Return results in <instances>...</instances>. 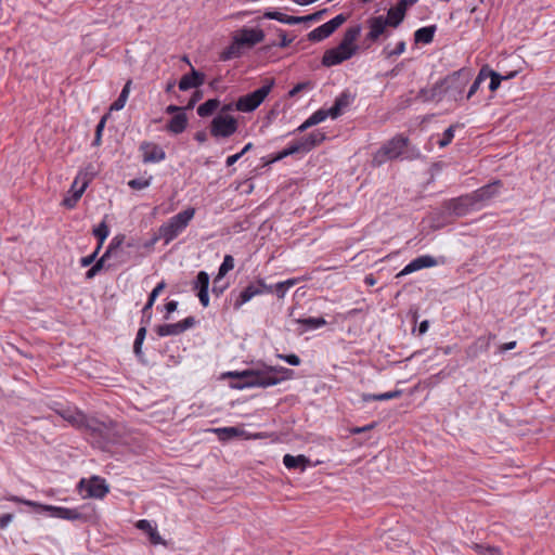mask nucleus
Listing matches in <instances>:
<instances>
[{
    "label": "nucleus",
    "instance_id": "1",
    "mask_svg": "<svg viewBox=\"0 0 555 555\" xmlns=\"http://www.w3.org/2000/svg\"><path fill=\"white\" fill-rule=\"evenodd\" d=\"M361 25H354L347 28L338 46L327 49L324 52L321 64L325 67H332L339 65L356 55L359 50L356 41L361 34Z\"/></svg>",
    "mask_w": 555,
    "mask_h": 555
},
{
    "label": "nucleus",
    "instance_id": "2",
    "mask_svg": "<svg viewBox=\"0 0 555 555\" xmlns=\"http://www.w3.org/2000/svg\"><path fill=\"white\" fill-rule=\"evenodd\" d=\"M122 428L117 423L102 422L96 418L90 420L86 430L91 443L102 450H106L111 444L119 443Z\"/></svg>",
    "mask_w": 555,
    "mask_h": 555
},
{
    "label": "nucleus",
    "instance_id": "3",
    "mask_svg": "<svg viewBox=\"0 0 555 555\" xmlns=\"http://www.w3.org/2000/svg\"><path fill=\"white\" fill-rule=\"evenodd\" d=\"M228 376L236 379L231 385L235 389L254 387L267 388L279 384V379H276L274 375L266 373L261 370L249 369L241 372H229Z\"/></svg>",
    "mask_w": 555,
    "mask_h": 555
},
{
    "label": "nucleus",
    "instance_id": "4",
    "mask_svg": "<svg viewBox=\"0 0 555 555\" xmlns=\"http://www.w3.org/2000/svg\"><path fill=\"white\" fill-rule=\"evenodd\" d=\"M8 501L25 504L33 507L37 513L49 512L51 517L65 519V520H80L86 521L87 516L82 514L78 508H68L63 506H54L48 504H41L35 501L26 500L16 495H10L5 498Z\"/></svg>",
    "mask_w": 555,
    "mask_h": 555
},
{
    "label": "nucleus",
    "instance_id": "5",
    "mask_svg": "<svg viewBox=\"0 0 555 555\" xmlns=\"http://www.w3.org/2000/svg\"><path fill=\"white\" fill-rule=\"evenodd\" d=\"M194 215V208H186L171 217L159 227L158 236L154 237L151 244L155 243L158 238H163L165 244L172 242L189 225Z\"/></svg>",
    "mask_w": 555,
    "mask_h": 555
},
{
    "label": "nucleus",
    "instance_id": "6",
    "mask_svg": "<svg viewBox=\"0 0 555 555\" xmlns=\"http://www.w3.org/2000/svg\"><path fill=\"white\" fill-rule=\"evenodd\" d=\"M472 76L473 73L469 68H461L443 78L447 98L455 102L463 100L465 89Z\"/></svg>",
    "mask_w": 555,
    "mask_h": 555
},
{
    "label": "nucleus",
    "instance_id": "7",
    "mask_svg": "<svg viewBox=\"0 0 555 555\" xmlns=\"http://www.w3.org/2000/svg\"><path fill=\"white\" fill-rule=\"evenodd\" d=\"M409 139L402 134H398L382 145L373 155V164L380 166L388 160L400 157L408 146Z\"/></svg>",
    "mask_w": 555,
    "mask_h": 555
},
{
    "label": "nucleus",
    "instance_id": "8",
    "mask_svg": "<svg viewBox=\"0 0 555 555\" xmlns=\"http://www.w3.org/2000/svg\"><path fill=\"white\" fill-rule=\"evenodd\" d=\"M274 86V80L269 79L259 89L238 98L235 107L240 112L249 113L255 111L268 96Z\"/></svg>",
    "mask_w": 555,
    "mask_h": 555
},
{
    "label": "nucleus",
    "instance_id": "9",
    "mask_svg": "<svg viewBox=\"0 0 555 555\" xmlns=\"http://www.w3.org/2000/svg\"><path fill=\"white\" fill-rule=\"evenodd\" d=\"M237 119L229 114H218L210 122V134L216 138H229L237 131Z\"/></svg>",
    "mask_w": 555,
    "mask_h": 555
},
{
    "label": "nucleus",
    "instance_id": "10",
    "mask_svg": "<svg viewBox=\"0 0 555 555\" xmlns=\"http://www.w3.org/2000/svg\"><path fill=\"white\" fill-rule=\"evenodd\" d=\"M273 287L272 285L266 284L264 280L258 279L255 282L249 283L236 297L234 301V309L238 310L244 304L248 302L254 298L255 296L264 294V293H272Z\"/></svg>",
    "mask_w": 555,
    "mask_h": 555
},
{
    "label": "nucleus",
    "instance_id": "11",
    "mask_svg": "<svg viewBox=\"0 0 555 555\" xmlns=\"http://www.w3.org/2000/svg\"><path fill=\"white\" fill-rule=\"evenodd\" d=\"M79 490L85 498L103 499L108 493L109 488L105 479L93 476L89 480L81 479Z\"/></svg>",
    "mask_w": 555,
    "mask_h": 555
},
{
    "label": "nucleus",
    "instance_id": "12",
    "mask_svg": "<svg viewBox=\"0 0 555 555\" xmlns=\"http://www.w3.org/2000/svg\"><path fill=\"white\" fill-rule=\"evenodd\" d=\"M195 323L196 320L194 317H188L184 320L177 323L157 325L155 331L159 337L177 336L182 334L186 330L193 327Z\"/></svg>",
    "mask_w": 555,
    "mask_h": 555
},
{
    "label": "nucleus",
    "instance_id": "13",
    "mask_svg": "<svg viewBox=\"0 0 555 555\" xmlns=\"http://www.w3.org/2000/svg\"><path fill=\"white\" fill-rule=\"evenodd\" d=\"M367 26L370 31L365 36V40L369 42H376L379 40L382 36L387 38L389 33L387 31L386 22H384V16H373L367 20Z\"/></svg>",
    "mask_w": 555,
    "mask_h": 555
},
{
    "label": "nucleus",
    "instance_id": "14",
    "mask_svg": "<svg viewBox=\"0 0 555 555\" xmlns=\"http://www.w3.org/2000/svg\"><path fill=\"white\" fill-rule=\"evenodd\" d=\"M234 37L242 47L251 48L264 39V31L260 28L243 27Z\"/></svg>",
    "mask_w": 555,
    "mask_h": 555
},
{
    "label": "nucleus",
    "instance_id": "15",
    "mask_svg": "<svg viewBox=\"0 0 555 555\" xmlns=\"http://www.w3.org/2000/svg\"><path fill=\"white\" fill-rule=\"evenodd\" d=\"M56 413L66 422H68L72 426L83 430L86 433L87 425L90 423L89 417H87L82 412L70 409L56 410Z\"/></svg>",
    "mask_w": 555,
    "mask_h": 555
},
{
    "label": "nucleus",
    "instance_id": "16",
    "mask_svg": "<svg viewBox=\"0 0 555 555\" xmlns=\"http://www.w3.org/2000/svg\"><path fill=\"white\" fill-rule=\"evenodd\" d=\"M143 163H159L166 158V153L159 145L152 142H142L140 145Z\"/></svg>",
    "mask_w": 555,
    "mask_h": 555
},
{
    "label": "nucleus",
    "instance_id": "17",
    "mask_svg": "<svg viewBox=\"0 0 555 555\" xmlns=\"http://www.w3.org/2000/svg\"><path fill=\"white\" fill-rule=\"evenodd\" d=\"M205 82V74L196 70L191 65V72L181 77L179 81V90L188 91L193 88H199Z\"/></svg>",
    "mask_w": 555,
    "mask_h": 555
},
{
    "label": "nucleus",
    "instance_id": "18",
    "mask_svg": "<svg viewBox=\"0 0 555 555\" xmlns=\"http://www.w3.org/2000/svg\"><path fill=\"white\" fill-rule=\"evenodd\" d=\"M353 102V95L349 91L341 92L334 101V104L332 105L331 113L332 118L335 119L339 117L343 112L350 106V104Z\"/></svg>",
    "mask_w": 555,
    "mask_h": 555
},
{
    "label": "nucleus",
    "instance_id": "19",
    "mask_svg": "<svg viewBox=\"0 0 555 555\" xmlns=\"http://www.w3.org/2000/svg\"><path fill=\"white\" fill-rule=\"evenodd\" d=\"M501 182L495 181L493 183L483 185L473 193L475 202H486L499 194Z\"/></svg>",
    "mask_w": 555,
    "mask_h": 555
},
{
    "label": "nucleus",
    "instance_id": "20",
    "mask_svg": "<svg viewBox=\"0 0 555 555\" xmlns=\"http://www.w3.org/2000/svg\"><path fill=\"white\" fill-rule=\"evenodd\" d=\"M166 287V283L164 281H162L160 283H158L155 288L151 292L150 296H149V299H147V302L145 304V306L143 307L142 309V319H141V323H146L149 324L151 319H152V312H151V309L152 307L154 306V302L156 300V298L158 297V295L160 294V292L164 291V288Z\"/></svg>",
    "mask_w": 555,
    "mask_h": 555
},
{
    "label": "nucleus",
    "instance_id": "21",
    "mask_svg": "<svg viewBox=\"0 0 555 555\" xmlns=\"http://www.w3.org/2000/svg\"><path fill=\"white\" fill-rule=\"evenodd\" d=\"M283 464L288 469H299L304 472L307 467L311 466V461L304 454L292 455L285 454L283 456Z\"/></svg>",
    "mask_w": 555,
    "mask_h": 555
},
{
    "label": "nucleus",
    "instance_id": "22",
    "mask_svg": "<svg viewBox=\"0 0 555 555\" xmlns=\"http://www.w3.org/2000/svg\"><path fill=\"white\" fill-rule=\"evenodd\" d=\"M326 139V135L321 130H314L311 133L300 138L298 141L302 147V152L307 153L317 145L321 144Z\"/></svg>",
    "mask_w": 555,
    "mask_h": 555
},
{
    "label": "nucleus",
    "instance_id": "23",
    "mask_svg": "<svg viewBox=\"0 0 555 555\" xmlns=\"http://www.w3.org/2000/svg\"><path fill=\"white\" fill-rule=\"evenodd\" d=\"M135 527L147 533L152 544H154V545H158V544L165 545L166 544L164 539L158 533L157 529L155 527H153L151 521H149L147 519L139 520L135 524Z\"/></svg>",
    "mask_w": 555,
    "mask_h": 555
},
{
    "label": "nucleus",
    "instance_id": "24",
    "mask_svg": "<svg viewBox=\"0 0 555 555\" xmlns=\"http://www.w3.org/2000/svg\"><path fill=\"white\" fill-rule=\"evenodd\" d=\"M327 117L332 118L331 109L320 108L314 112L306 121H304L298 128L297 131L304 132L308 128L315 126L322 121H324Z\"/></svg>",
    "mask_w": 555,
    "mask_h": 555
},
{
    "label": "nucleus",
    "instance_id": "25",
    "mask_svg": "<svg viewBox=\"0 0 555 555\" xmlns=\"http://www.w3.org/2000/svg\"><path fill=\"white\" fill-rule=\"evenodd\" d=\"M421 95L425 101H441L446 95L443 79L436 82L430 89H422Z\"/></svg>",
    "mask_w": 555,
    "mask_h": 555
},
{
    "label": "nucleus",
    "instance_id": "26",
    "mask_svg": "<svg viewBox=\"0 0 555 555\" xmlns=\"http://www.w3.org/2000/svg\"><path fill=\"white\" fill-rule=\"evenodd\" d=\"M188 127V116L184 112L176 114L167 124V130L175 134L182 133Z\"/></svg>",
    "mask_w": 555,
    "mask_h": 555
},
{
    "label": "nucleus",
    "instance_id": "27",
    "mask_svg": "<svg viewBox=\"0 0 555 555\" xmlns=\"http://www.w3.org/2000/svg\"><path fill=\"white\" fill-rule=\"evenodd\" d=\"M262 18L275 20V21L286 24V25L301 24V20H299L298 16L287 15L282 12L272 11V10H267L263 13Z\"/></svg>",
    "mask_w": 555,
    "mask_h": 555
},
{
    "label": "nucleus",
    "instance_id": "28",
    "mask_svg": "<svg viewBox=\"0 0 555 555\" xmlns=\"http://www.w3.org/2000/svg\"><path fill=\"white\" fill-rule=\"evenodd\" d=\"M405 13L397 5L390 8L387 11V16L384 17V22L388 27L397 28L404 20Z\"/></svg>",
    "mask_w": 555,
    "mask_h": 555
},
{
    "label": "nucleus",
    "instance_id": "29",
    "mask_svg": "<svg viewBox=\"0 0 555 555\" xmlns=\"http://www.w3.org/2000/svg\"><path fill=\"white\" fill-rule=\"evenodd\" d=\"M436 30H437L436 25H430V26L418 28L414 33L415 43H424V44L430 43L434 40Z\"/></svg>",
    "mask_w": 555,
    "mask_h": 555
},
{
    "label": "nucleus",
    "instance_id": "30",
    "mask_svg": "<svg viewBox=\"0 0 555 555\" xmlns=\"http://www.w3.org/2000/svg\"><path fill=\"white\" fill-rule=\"evenodd\" d=\"M242 46L238 40L233 37V40L229 47H227L220 54L221 61H229L233 59H237L242 55Z\"/></svg>",
    "mask_w": 555,
    "mask_h": 555
},
{
    "label": "nucleus",
    "instance_id": "31",
    "mask_svg": "<svg viewBox=\"0 0 555 555\" xmlns=\"http://www.w3.org/2000/svg\"><path fill=\"white\" fill-rule=\"evenodd\" d=\"M220 106L218 99H209L197 107V115L202 118L211 116Z\"/></svg>",
    "mask_w": 555,
    "mask_h": 555
},
{
    "label": "nucleus",
    "instance_id": "32",
    "mask_svg": "<svg viewBox=\"0 0 555 555\" xmlns=\"http://www.w3.org/2000/svg\"><path fill=\"white\" fill-rule=\"evenodd\" d=\"M266 373L274 375L279 383L282 380H286L293 377L294 371L284 366H268L266 370H262Z\"/></svg>",
    "mask_w": 555,
    "mask_h": 555
},
{
    "label": "nucleus",
    "instance_id": "33",
    "mask_svg": "<svg viewBox=\"0 0 555 555\" xmlns=\"http://www.w3.org/2000/svg\"><path fill=\"white\" fill-rule=\"evenodd\" d=\"M490 346V338L479 337L467 349L468 356L477 357L479 352H486Z\"/></svg>",
    "mask_w": 555,
    "mask_h": 555
},
{
    "label": "nucleus",
    "instance_id": "34",
    "mask_svg": "<svg viewBox=\"0 0 555 555\" xmlns=\"http://www.w3.org/2000/svg\"><path fill=\"white\" fill-rule=\"evenodd\" d=\"M401 393H402V390L387 391V392H383V393H378V395L363 393L362 400L364 402L386 401V400H391V399L398 398L401 396Z\"/></svg>",
    "mask_w": 555,
    "mask_h": 555
},
{
    "label": "nucleus",
    "instance_id": "35",
    "mask_svg": "<svg viewBox=\"0 0 555 555\" xmlns=\"http://www.w3.org/2000/svg\"><path fill=\"white\" fill-rule=\"evenodd\" d=\"M130 85L131 80H128L124 86L119 96L111 105V111H120L125 107L130 92Z\"/></svg>",
    "mask_w": 555,
    "mask_h": 555
},
{
    "label": "nucleus",
    "instance_id": "36",
    "mask_svg": "<svg viewBox=\"0 0 555 555\" xmlns=\"http://www.w3.org/2000/svg\"><path fill=\"white\" fill-rule=\"evenodd\" d=\"M89 179L87 178V175L83 176V181L81 182V185L79 186V189L75 190L74 191V196L73 198H65L63 204L68 207V208H73L76 204V202L82 196L86 188L88 186L89 184Z\"/></svg>",
    "mask_w": 555,
    "mask_h": 555
},
{
    "label": "nucleus",
    "instance_id": "37",
    "mask_svg": "<svg viewBox=\"0 0 555 555\" xmlns=\"http://www.w3.org/2000/svg\"><path fill=\"white\" fill-rule=\"evenodd\" d=\"M212 431L218 435L220 440H230L235 437H238L241 434V430L236 427L215 428V429H212Z\"/></svg>",
    "mask_w": 555,
    "mask_h": 555
},
{
    "label": "nucleus",
    "instance_id": "38",
    "mask_svg": "<svg viewBox=\"0 0 555 555\" xmlns=\"http://www.w3.org/2000/svg\"><path fill=\"white\" fill-rule=\"evenodd\" d=\"M109 234L108 225L106 224L105 220H103L98 227L93 229V235L98 238V250L101 249L104 241L107 238Z\"/></svg>",
    "mask_w": 555,
    "mask_h": 555
},
{
    "label": "nucleus",
    "instance_id": "39",
    "mask_svg": "<svg viewBox=\"0 0 555 555\" xmlns=\"http://www.w3.org/2000/svg\"><path fill=\"white\" fill-rule=\"evenodd\" d=\"M331 35L327 31V29L325 28L324 24H322L321 26H319V27L314 28L313 30H311L307 35V38L311 42H320V41L328 38Z\"/></svg>",
    "mask_w": 555,
    "mask_h": 555
},
{
    "label": "nucleus",
    "instance_id": "40",
    "mask_svg": "<svg viewBox=\"0 0 555 555\" xmlns=\"http://www.w3.org/2000/svg\"><path fill=\"white\" fill-rule=\"evenodd\" d=\"M486 79H487V66H483V67H481V69L479 70V73H478V75L476 77V79L474 80V82L469 87V90L467 92L466 99H470L477 92V90L479 89L481 82L485 81Z\"/></svg>",
    "mask_w": 555,
    "mask_h": 555
},
{
    "label": "nucleus",
    "instance_id": "41",
    "mask_svg": "<svg viewBox=\"0 0 555 555\" xmlns=\"http://www.w3.org/2000/svg\"><path fill=\"white\" fill-rule=\"evenodd\" d=\"M348 16L346 14H338L334 18L324 23L325 28L330 33V35L334 34L337 28H339L346 21Z\"/></svg>",
    "mask_w": 555,
    "mask_h": 555
},
{
    "label": "nucleus",
    "instance_id": "42",
    "mask_svg": "<svg viewBox=\"0 0 555 555\" xmlns=\"http://www.w3.org/2000/svg\"><path fill=\"white\" fill-rule=\"evenodd\" d=\"M297 322L305 325L307 330H315V328H319L326 324V320L322 317H320V318L310 317V318H306V319H299Z\"/></svg>",
    "mask_w": 555,
    "mask_h": 555
},
{
    "label": "nucleus",
    "instance_id": "43",
    "mask_svg": "<svg viewBox=\"0 0 555 555\" xmlns=\"http://www.w3.org/2000/svg\"><path fill=\"white\" fill-rule=\"evenodd\" d=\"M193 289H209V275L206 271H199L193 283Z\"/></svg>",
    "mask_w": 555,
    "mask_h": 555
},
{
    "label": "nucleus",
    "instance_id": "44",
    "mask_svg": "<svg viewBox=\"0 0 555 555\" xmlns=\"http://www.w3.org/2000/svg\"><path fill=\"white\" fill-rule=\"evenodd\" d=\"M487 78H490L489 89L491 91H496L503 80V75L490 69L487 66Z\"/></svg>",
    "mask_w": 555,
    "mask_h": 555
},
{
    "label": "nucleus",
    "instance_id": "45",
    "mask_svg": "<svg viewBox=\"0 0 555 555\" xmlns=\"http://www.w3.org/2000/svg\"><path fill=\"white\" fill-rule=\"evenodd\" d=\"M417 269L430 268L437 266V260L433 256L424 255L414 259Z\"/></svg>",
    "mask_w": 555,
    "mask_h": 555
},
{
    "label": "nucleus",
    "instance_id": "46",
    "mask_svg": "<svg viewBox=\"0 0 555 555\" xmlns=\"http://www.w3.org/2000/svg\"><path fill=\"white\" fill-rule=\"evenodd\" d=\"M122 241H124V236H115L111 241L107 249L105 250V256L106 257H113V256L117 257Z\"/></svg>",
    "mask_w": 555,
    "mask_h": 555
},
{
    "label": "nucleus",
    "instance_id": "47",
    "mask_svg": "<svg viewBox=\"0 0 555 555\" xmlns=\"http://www.w3.org/2000/svg\"><path fill=\"white\" fill-rule=\"evenodd\" d=\"M405 51V42L403 40L399 41L393 50H389L388 47L383 49V55L385 59H392L395 56L401 55Z\"/></svg>",
    "mask_w": 555,
    "mask_h": 555
},
{
    "label": "nucleus",
    "instance_id": "48",
    "mask_svg": "<svg viewBox=\"0 0 555 555\" xmlns=\"http://www.w3.org/2000/svg\"><path fill=\"white\" fill-rule=\"evenodd\" d=\"M229 284L221 276H216L212 281L211 293L219 297L223 294V292L228 288Z\"/></svg>",
    "mask_w": 555,
    "mask_h": 555
},
{
    "label": "nucleus",
    "instance_id": "49",
    "mask_svg": "<svg viewBox=\"0 0 555 555\" xmlns=\"http://www.w3.org/2000/svg\"><path fill=\"white\" fill-rule=\"evenodd\" d=\"M234 268V258L231 255H225L221 266L219 267L218 276L224 275Z\"/></svg>",
    "mask_w": 555,
    "mask_h": 555
},
{
    "label": "nucleus",
    "instance_id": "50",
    "mask_svg": "<svg viewBox=\"0 0 555 555\" xmlns=\"http://www.w3.org/2000/svg\"><path fill=\"white\" fill-rule=\"evenodd\" d=\"M455 127V125H451L449 128L444 130L442 138L438 141V145L440 147H446L452 142L454 138Z\"/></svg>",
    "mask_w": 555,
    "mask_h": 555
},
{
    "label": "nucleus",
    "instance_id": "51",
    "mask_svg": "<svg viewBox=\"0 0 555 555\" xmlns=\"http://www.w3.org/2000/svg\"><path fill=\"white\" fill-rule=\"evenodd\" d=\"M152 177H149L147 179L145 178H135V179H132L128 182V185L132 189V190H143L147 186L151 185V182H152Z\"/></svg>",
    "mask_w": 555,
    "mask_h": 555
},
{
    "label": "nucleus",
    "instance_id": "52",
    "mask_svg": "<svg viewBox=\"0 0 555 555\" xmlns=\"http://www.w3.org/2000/svg\"><path fill=\"white\" fill-rule=\"evenodd\" d=\"M313 88V85L311 81H302L294 86L288 92V96L294 98L297 94H299L302 91L311 90Z\"/></svg>",
    "mask_w": 555,
    "mask_h": 555
},
{
    "label": "nucleus",
    "instance_id": "53",
    "mask_svg": "<svg viewBox=\"0 0 555 555\" xmlns=\"http://www.w3.org/2000/svg\"><path fill=\"white\" fill-rule=\"evenodd\" d=\"M326 13H327V9H323V10L317 11V12H314L312 14H309V15L298 16V18L301 20V23L318 22Z\"/></svg>",
    "mask_w": 555,
    "mask_h": 555
},
{
    "label": "nucleus",
    "instance_id": "54",
    "mask_svg": "<svg viewBox=\"0 0 555 555\" xmlns=\"http://www.w3.org/2000/svg\"><path fill=\"white\" fill-rule=\"evenodd\" d=\"M105 122H106V116H103L101 118V120L99 121V124L96 125L95 135H94V139H93L92 145L99 146L101 144L102 132H103V129L105 127Z\"/></svg>",
    "mask_w": 555,
    "mask_h": 555
},
{
    "label": "nucleus",
    "instance_id": "55",
    "mask_svg": "<svg viewBox=\"0 0 555 555\" xmlns=\"http://www.w3.org/2000/svg\"><path fill=\"white\" fill-rule=\"evenodd\" d=\"M278 34H279V37H280V42L279 43H272L271 46H276L279 48H287L292 41H293V38L292 39H288L287 36H286V31L283 30V29H278Z\"/></svg>",
    "mask_w": 555,
    "mask_h": 555
},
{
    "label": "nucleus",
    "instance_id": "56",
    "mask_svg": "<svg viewBox=\"0 0 555 555\" xmlns=\"http://www.w3.org/2000/svg\"><path fill=\"white\" fill-rule=\"evenodd\" d=\"M278 358L284 360L286 363H288L289 365H293V366H297L301 363L300 358L295 353L278 354Z\"/></svg>",
    "mask_w": 555,
    "mask_h": 555
},
{
    "label": "nucleus",
    "instance_id": "57",
    "mask_svg": "<svg viewBox=\"0 0 555 555\" xmlns=\"http://www.w3.org/2000/svg\"><path fill=\"white\" fill-rule=\"evenodd\" d=\"M99 251L100 250H98V247H96L95 250L91 255L82 257L80 259V266L83 268L91 266L95 261Z\"/></svg>",
    "mask_w": 555,
    "mask_h": 555
},
{
    "label": "nucleus",
    "instance_id": "58",
    "mask_svg": "<svg viewBox=\"0 0 555 555\" xmlns=\"http://www.w3.org/2000/svg\"><path fill=\"white\" fill-rule=\"evenodd\" d=\"M417 266L415 264V261L414 259L409 262L398 274H397V278H400V276H404V275H408V274H411L415 271H417Z\"/></svg>",
    "mask_w": 555,
    "mask_h": 555
},
{
    "label": "nucleus",
    "instance_id": "59",
    "mask_svg": "<svg viewBox=\"0 0 555 555\" xmlns=\"http://www.w3.org/2000/svg\"><path fill=\"white\" fill-rule=\"evenodd\" d=\"M209 289H199L197 291V297L203 307H208L209 305Z\"/></svg>",
    "mask_w": 555,
    "mask_h": 555
},
{
    "label": "nucleus",
    "instance_id": "60",
    "mask_svg": "<svg viewBox=\"0 0 555 555\" xmlns=\"http://www.w3.org/2000/svg\"><path fill=\"white\" fill-rule=\"evenodd\" d=\"M203 98V92L199 90H196L193 95L191 96L188 105L185 106V109H191L194 107V105Z\"/></svg>",
    "mask_w": 555,
    "mask_h": 555
},
{
    "label": "nucleus",
    "instance_id": "61",
    "mask_svg": "<svg viewBox=\"0 0 555 555\" xmlns=\"http://www.w3.org/2000/svg\"><path fill=\"white\" fill-rule=\"evenodd\" d=\"M273 292L276 296L282 299L285 297L287 289L285 288L284 284H281V282L276 283L275 285H272Z\"/></svg>",
    "mask_w": 555,
    "mask_h": 555
},
{
    "label": "nucleus",
    "instance_id": "62",
    "mask_svg": "<svg viewBox=\"0 0 555 555\" xmlns=\"http://www.w3.org/2000/svg\"><path fill=\"white\" fill-rule=\"evenodd\" d=\"M285 151L289 156V155L302 152V147H301L299 141H296V142L292 143L291 145H288L285 149Z\"/></svg>",
    "mask_w": 555,
    "mask_h": 555
},
{
    "label": "nucleus",
    "instance_id": "63",
    "mask_svg": "<svg viewBox=\"0 0 555 555\" xmlns=\"http://www.w3.org/2000/svg\"><path fill=\"white\" fill-rule=\"evenodd\" d=\"M177 308H178V301H176V300L168 301L165 305V309H166L165 319L168 320L170 313L175 312L177 310Z\"/></svg>",
    "mask_w": 555,
    "mask_h": 555
},
{
    "label": "nucleus",
    "instance_id": "64",
    "mask_svg": "<svg viewBox=\"0 0 555 555\" xmlns=\"http://www.w3.org/2000/svg\"><path fill=\"white\" fill-rule=\"evenodd\" d=\"M12 519H13V514H10V513L2 514L0 516V528L1 529L7 528L9 526V524L12 521Z\"/></svg>",
    "mask_w": 555,
    "mask_h": 555
}]
</instances>
